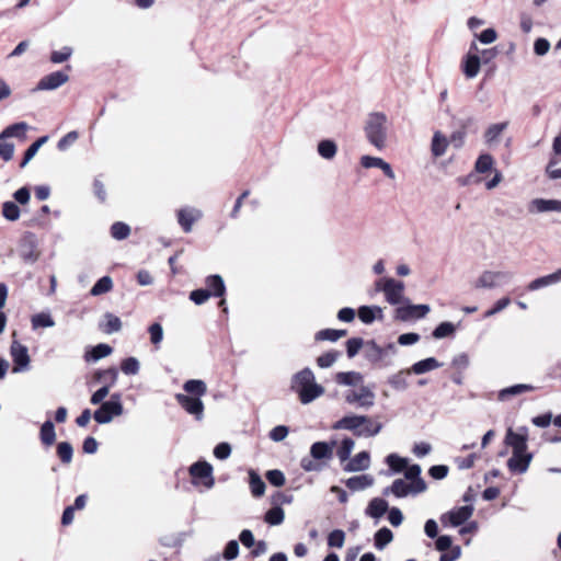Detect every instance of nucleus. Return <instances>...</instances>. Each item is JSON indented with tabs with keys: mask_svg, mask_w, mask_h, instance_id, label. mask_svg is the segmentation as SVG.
<instances>
[{
	"mask_svg": "<svg viewBox=\"0 0 561 561\" xmlns=\"http://www.w3.org/2000/svg\"><path fill=\"white\" fill-rule=\"evenodd\" d=\"M2 215L7 220L15 221L20 218L21 210L14 202H4L2 204Z\"/></svg>",
	"mask_w": 561,
	"mask_h": 561,
	"instance_id": "55",
	"label": "nucleus"
},
{
	"mask_svg": "<svg viewBox=\"0 0 561 561\" xmlns=\"http://www.w3.org/2000/svg\"><path fill=\"white\" fill-rule=\"evenodd\" d=\"M335 446V442L327 443V442H316L310 447V456L314 460H330L333 457V448Z\"/></svg>",
	"mask_w": 561,
	"mask_h": 561,
	"instance_id": "22",
	"label": "nucleus"
},
{
	"mask_svg": "<svg viewBox=\"0 0 561 561\" xmlns=\"http://www.w3.org/2000/svg\"><path fill=\"white\" fill-rule=\"evenodd\" d=\"M480 56H474L472 54H466L461 61V70L466 78L473 79L478 76L480 71Z\"/></svg>",
	"mask_w": 561,
	"mask_h": 561,
	"instance_id": "24",
	"label": "nucleus"
},
{
	"mask_svg": "<svg viewBox=\"0 0 561 561\" xmlns=\"http://www.w3.org/2000/svg\"><path fill=\"white\" fill-rule=\"evenodd\" d=\"M106 323L102 327V330L106 334L118 332L122 329V321L118 317L113 313H105Z\"/></svg>",
	"mask_w": 561,
	"mask_h": 561,
	"instance_id": "54",
	"label": "nucleus"
},
{
	"mask_svg": "<svg viewBox=\"0 0 561 561\" xmlns=\"http://www.w3.org/2000/svg\"><path fill=\"white\" fill-rule=\"evenodd\" d=\"M41 442L45 446H51L56 440L55 425L50 420L43 423L39 432Z\"/></svg>",
	"mask_w": 561,
	"mask_h": 561,
	"instance_id": "39",
	"label": "nucleus"
},
{
	"mask_svg": "<svg viewBox=\"0 0 561 561\" xmlns=\"http://www.w3.org/2000/svg\"><path fill=\"white\" fill-rule=\"evenodd\" d=\"M175 400L195 420L201 421L204 417V403L198 397H191L188 394L176 393Z\"/></svg>",
	"mask_w": 561,
	"mask_h": 561,
	"instance_id": "9",
	"label": "nucleus"
},
{
	"mask_svg": "<svg viewBox=\"0 0 561 561\" xmlns=\"http://www.w3.org/2000/svg\"><path fill=\"white\" fill-rule=\"evenodd\" d=\"M397 352L393 343L387 344L381 347L375 340L365 342L364 356L365 358L376 367L385 368L392 364L391 356Z\"/></svg>",
	"mask_w": 561,
	"mask_h": 561,
	"instance_id": "2",
	"label": "nucleus"
},
{
	"mask_svg": "<svg viewBox=\"0 0 561 561\" xmlns=\"http://www.w3.org/2000/svg\"><path fill=\"white\" fill-rule=\"evenodd\" d=\"M192 483L203 484L206 489H211L215 484L213 477V467L207 461H196L190 467Z\"/></svg>",
	"mask_w": 561,
	"mask_h": 561,
	"instance_id": "5",
	"label": "nucleus"
},
{
	"mask_svg": "<svg viewBox=\"0 0 561 561\" xmlns=\"http://www.w3.org/2000/svg\"><path fill=\"white\" fill-rule=\"evenodd\" d=\"M474 123L473 117L459 118L455 122V126L458 127L457 130L453 131L448 141L456 149L462 148L465 144V139L467 136V129Z\"/></svg>",
	"mask_w": 561,
	"mask_h": 561,
	"instance_id": "13",
	"label": "nucleus"
},
{
	"mask_svg": "<svg viewBox=\"0 0 561 561\" xmlns=\"http://www.w3.org/2000/svg\"><path fill=\"white\" fill-rule=\"evenodd\" d=\"M30 128L28 124L25 122H19L9 125L0 133V140L15 137L21 140L26 139V131Z\"/></svg>",
	"mask_w": 561,
	"mask_h": 561,
	"instance_id": "26",
	"label": "nucleus"
},
{
	"mask_svg": "<svg viewBox=\"0 0 561 561\" xmlns=\"http://www.w3.org/2000/svg\"><path fill=\"white\" fill-rule=\"evenodd\" d=\"M265 477L272 485L277 488L283 486L286 482L284 472L278 469L268 470Z\"/></svg>",
	"mask_w": 561,
	"mask_h": 561,
	"instance_id": "62",
	"label": "nucleus"
},
{
	"mask_svg": "<svg viewBox=\"0 0 561 561\" xmlns=\"http://www.w3.org/2000/svg\"><path fill=\"white\" fill-rule=\"evenodd\" d=\"M314 383L317 382L313 371L309 367H306L291 377L290 389L298 392V390Z\"/></svg>",
	"mask_w": 561,
	"mask_h": 561,
	"instance_id": "19",
	"label": "nucleus"
},
{
	"mask_svg": "<svg viewBox=\"0 0 561 561\" xmlns=\"http://www.w3.org/2000/svg\"><path fill=\"white\" fill-rule=\"evenodd\" d=\"M345 541V533L342 529H334L328 536V546L331 548H342Z\"/></svg>",
	"mask_w": 561,
	"mask_h": 561,
	"instance_id": "61",
	"label": "nucleus"
},
{
	"mask_svg": "<svg viewBox=\"0 0 561 561\" xmlns=\"http://www.w3.org/2000/svg\"><path fill=\"white\" fill-rule=\"evenodd\" d=\"M73 53L70 46H64L60 50H54L50 54V61L53 64H61L67 61Z\"/></svg>",
	"mask_w": 561,
	"mask_h": 561,
	"instance_id": "60",
	"label": "nucleus"
},
{
	"mask_svg": "<svg viewBox=\"0 0 561 561\" xmlns=\"http://www.w3.org/2000/svg\"><path fill=\"white\" fill-rule=\"evenodd\" d=\"M113 352V348L108 345V344H105V343H100L93 347H91V350L87 351L84 353V360L85 362H98L108 355H111Z\"/></svg>",
	"mask_w": 561,
	"mask_h": 561,
	"instance_id": "32",
	"label": "nucleus"
},
{
	"mask_svg": "<svg viewBox=\"0 0 561 561\" xmlns=\"http://www.w3.org/2000/svg\"><path fill=\"white\" fill-rule=\"evenodd\" d=\"M386 462L390 469L396 472H402L408 467V459L402 458L397 454H390L386 457Z\"/></svg>",
	"mask_w": 561,
	"mask_h": 561,
	"instance_id": "52",
	"label": "nucleus"
},
{
	"mask_svg": "<svg viewBox=\"0 0 561 561\" xmlns=\"http://www.w3.org/2000/svg\"><path fill=\"white\" fill-rule=\"evenodd\" d=\"M404 283L394 278H388L385 288V299L389 305L397 306L403 302H409L404 298Z\"/></svg>",
	"mask_w": 561,
	"mask_h": 561,
	"instance_id": "10",
	"label": "nucleus"
},
{
	"mask_svg": "<svg viewBox=\"0 0 561 561\" xmlns=\"http://www.w3.org/2000/svg\"><path fill=\"white\" fill-rule=\"evenodd\" d=\"M202 217V211L195 208H181L178 211V221L183 231L188 233L193 229V225Z\"/></svg>",
	"mask_w": 561,
	"mask_h": 561,
	"instance_id": "18",
	"label": "nucleus"
},
{
	"mask_svg": "<svg viewBox=\"0 0 561 561\" xmlns=\"http://www.w3.org/2000/svg\"><path fill=\"white\" fill-rule=\"evenodd\" d=\"M129 234L130 227L123 221H116L111 226V236L115 240H125Z\"/></svg>",
	"mask_w": 561,
	"mask_h": 561,
	"instance_id": "51",
	"label": "nucleus"
},
{
	"mask_svg": "<svg viewBox=\"0 0 561 561\" xmlns=\"http://www.w3.org/2000/svg\"><path fill=\"white\" fill-rule=\"evenodd\" d=\"M527 428L520 427L519 432H514L512 428H508L506 436H505V443L506 445L512 447V451L517 453H524L527 450Z\"/></svg>",
	"mask_w": 561,
	"mask_h": 561,
	"instance_id": "12",
	"label": "nucleus"
},
{
	"mask_svg": "<svg viewBox=\"0 0 561 561\" xmlns=\"http://www.w3.org/2000/svg\"><path fill=\"white\" fill-rule=\"evenodd\" d=\"M507 126H508L507 122H502V123H496V124L490 125L484 133L485 144L491 146V145L497 142L500 136L507 128Z\"/></svg>",
	"mask_w": 561,
	"mask_h": 561,
	"instance_id": "35",
	"label": "nucleus"
},
{
	"mask_svg": "<svg viewBox=\"0 0 561 561\" xmlns=\"http://www.w3.org/2000/svg\"><path fill=\"white\" fill-rule=\"evenodd\" d=\"M32 328L34 330L38 328H51L55 325V321L49 312H39L31 319Z\"/></svg>",
	"mask_w": 561,
	"mask_h": 561,
	"instance_id": "47",
	"label": "nucleus"
},
{
	"mask_svg": "<svg viewBox=\"0 0 561 561\" xmlns=\"http://www.w3.org/2000/svg\"><path fill=\"white\" fill-rule=\"evenodd\" d=\"M368 421L367 415H345L333 424V430H347L353 432L355 436L363 426L364 422Z\"/></svg>",
	"mask_w": 561,
	"mask_h": 561,
	"instance_id": "16",
	"label": "nucleus"
},
{
	"mask_svg": "<svg viewBox=\"0 0 561 561\" xmlns=\"http://www.w3.org/2000/svg\"><path fill=\"white\" fill-rule=\"evenodd\" d=\"M493 163H494V161H493V158L491 154H489V153L481 154V156H479V158L476 161L474 170L478 173H485L492 169Z\"/></svg>",
	"mask_w": 561,
	"mask_h": 561,
	"instance_id": "58",
	"label": "nucleus"
},
{
	"mask_svg": "<svg viewBox=\"0 0 561 561\" xmlns=\"http://www.w3.org/2000/svg\"><path fill=\"white\" fill-rule=\"evenodd\" d=\"M239 543L237 540L232 539L230 541H228V543L226 545L225 549H224V552H222V558L227 561H231V560H234L238 554H239Z\"/></svg>",
	"mask_w": 561,
	"mask_h": 561,
	"instance_id": "64",
	"label": "nucleus"
},
{
	"mask_svg": "<svg viewBox=\"0 0 561 561\" xmlns=\"http://www.w3.org/2000/svg\"><path fill=\"white\" fill-rule=\"evenodd\" d=\"M365 135L376 149L382 150L387 140V116L381 112L369 114L365 125Z\"/></svg>",
	"mask_w": 561,
	"mask_h": 561,
	"instance_id": "1",
	"label": "nucleus"
},
{
	"mask_svg": "<svg viewBox=\"0 0 561 561\" xmlns=\"http://www.w3.org/2000/svg\"><path fill=\"white\" fill-rule=\"evenodd\" d=\"M370 466V455L368 451H360L348 460L343 467L346 472L364 471Z\"/></svg>",
	"mask_w": 561,
	"mask_h": 561,
	"instance_id": "21",
	"label": "nucleus"
},
{
	"mask_svg": "<svg viewBox=\"0 0 561 561\" xmlns=\"http://www.w3.org/2000/svg\"><path fill=\"white\" fill-rule=\"evenodd\" d=\"M456 327L449 321L439 323L432 332V335L436 340H440L450 336L455 333Z\"/></svg>",
	"mask_w": 561,
	"mask_h": 561,
	"instance_id": "49",
	"label": "nucleus"
},
{
	"mask_svg": "<svg viewBox=\"0 0 561 561\" xmlns=\"http://www.w3.org/2000/svg\"><path fill=\"white\" fill-rule=\"evenodd\" d=\"M69 80V76L64 71H55L45 77H43L36 87V90L47 91L55 90L62 84H65Z\"/></svg>",
	"mask_w": 561,
	"mask_h": 561,
	"instance_id": "15",
	"label": "nucleus"
},
{
	"mask_svg": "<svg viewBox=\"0 0 561 561\" xmlns=\"http://www.w3.org/2000/svg\"><path fill=\"white\" fill-rule=\"evenodd\" d=\"M375 480L370 474L354 476L345 481L346 486L353 491H362L374 484Z\"/></svg>",
	"mask_w": 561,
	"mask_h": 561,
	"instance_id": "31",
	"label": "nucleus"
},
{
	"mask_svg": "<svg viewBox=\"0 0 561 561\" xmlns=\"http://www.w3.org/2000/svg\"><path fill=\"white\" fill-rule=\"evenodd\" d=\"M388 502L381 497H374L365 510L367 516L379 519L388 511Z\"/></svg>",
	"mask_w": 561,
	"mask_h": 561,
	"instance_id": "29",
	"label": "nucleus"
},
{
	"mask_svg": "<svg viewBox=\"0 0 561 561\" xmlns=\"http://www.w3.org/2000/svg\"><path fill=\"white\" fill-rule=\"evenodd\" d=\"M534 390H535V387L533 385L517 383V385H514V386H511V387L500 390L499 400L504 401L512 396H518L520 393L530 392Z\"/></svg>",
	"mask_w": 561,
	"mask_h": 561,
	"instance_id": "37",
	"label": "nucleus"
},
{
	"mask_svg": "<svg viewBox=\"0 0 561 561\" xmlns=\"http://www.w3.org/2000/svg\"><path fill=\"white\" fill-rule=\"evenodd\" d=\"M443 364L438 362L435 357H427L425 359L419 360L414 363L411 368H409V371L415 375H423L427 371L437 369L442 367Z\"/></svg>",
	"mask_w": 561,
	"mask_h": 561,
	"instance_id": "30",
	"label": "nucleus"
},
{
	"mask_svg": "<svg viewBox=\"0 0 561 561\" xmlns=\"http://www.w3.org/2000/svg\"><path fill=\"white\" fill-rule=\"evenodd\" d=\"M558 283V277L556 275V272L552 273V274H549V275H546V276H541V277H538L534 280H531L528 285H527V289L530 290V291H535V290H538L540 288H543V287H548L552 284H556Z\"/></svg>",
	"mask_w": 561,
	"mask_h": 561,
	"instance_id": "45",
	"label": "nucleus"
},
{
	"mask_svg": "<svg viewBox=\"0 0 561 561\" xmlns=\"http://www.w3.org/2000/svg\"><path fill=\"white\" fill-rule=\"evenodd\" d=\"M249 483L254 497H261L264 494L266 488L265 482L254 470L249 471Z\"/></svg>",
	"mask_w": 561,
	"mask_h": 561,
	"instance_id": "40",
	"label": "nucleus"
},
{
	"mask_svg": "<svg viewBox=\"0 0 561 561\" xmlns=\"http://www.w3.org/2000/svg\"><path fill=\"white\" fill-rule=\"evenodd\" d=\"M285 513L280 506H273L264 515V522L271 526H278L284 522Z\"/></svg>",
	"mask_w": 561,
	"mask_h": 561,
	"instance_id": "46",
	"label": "nucleus"
},
{
	"mask_svg": "<svg viewBox=\"0 0 561 561\" xmlns=\"http://www.w3.org/2000/svg\"><path fill=\"white\" fill-rule=\"evenodd\" d=\"M363 375L358 371H341L335 375V381L342 386H357L363 382Z\"/></svg>",
	"mask_w": 561,
	"mask_h": 561,
	"instance_id": "36",
	"label": "nucleus"
},
{
	"mask_svg": "<svg viewBox=\"0 0 561 561\" xmlns=\"http://www.w3.org/2000/svg\"><path fill=\"white\" fill-rule=\"evenodd\" d=\"M514 274L505 271H484L476 280L474 288L492 289L511 282Z\"/></svg>",
	"mask_w": 561,
	"mask_h": 561,
	"instance_id": "4",
	"label": "nucleus"
},
{
	"mask_svg": "<svg viewBox=\"0 0 561 561\" xmlns=\"http://www.w3.org/2000/svg\"><path fill=\"white\" fill-rule=\"evenodd\" d=\"M365 347V342L362 337H352L346 341V354L348 358L355 357L362 347Z\"/></svg>",
	"mask_w": 561,
	"mask_h": 561,
	"instance_id": "59",
	"label": "nucleus"
},
{
	"mask_svg": "<svg viewBox=\"0 0 561 561\" xmlns=\"http://www.w3.org/2000/svg\"><path fill=\"white\" fill-rule=\"evenodd\" d=\"M183 389L185 392L193 394L195 397H203L207 392L206 383L201 379H190L186 380L183 385Z\"/></svg>",
	"mask_w": 561,
	"mask_h": 561,
	"instance_id": "38",
	"label": "nucleus"
},
{
	"mask_svg": "<svg viewBox=\"0 0 561 561\" xmlns=\"http://www.w3.org/2000/svg\"><path fill=\"white\" fill-rule=\"evenodd\" d=\"M318 153L325 160H331L335 157L337 151L336 144L331 139H323L318 144Z\"/></svg>",
	"mask_w": 561,
	"mask_h": 561,
	"instance_id": "42",
	"label": "nucleus"
},
{
	"mask_svg": "<svg viewBox=\"0 0 561 561\" xmlns=\"http://www.w3.org/2000/svg\"><path fill=\"white\" fill-rule=\"evenodd\" d=\"M382 430V424L380 422H375L368 416V421L364 422L363 426H360L359 432L357 433V437H374L380 433Z\"/></svg>",
	"mask_w": 561,
	"mask_h": 561,
	"instance_id": "44",
	"label": "nucleus"
},
{
	"mask_svg": "<svg viewBox=\"0 0 561 561\" xmlns=\"http://www.w3.org/2000/svg\"><path fill=\"white\" fill-rule=\"evenodd\" d=\"M382 317V308L379 306H362L358 308V318L365 324H370L376 319L381 320Z\"/></svg>",
	"mask_w": 561,
	"mask_h": 561,
	"instance_id": "27",
	"label": "nucleus"
},
{
	"mask_svg": "<svg viewBox=\"0 0 561 561\" xmlns=\"http://www.w3.org/2000/svg\"><path fill=\"white\" fill-rule=\"evenodd\" d=\"M448 138L439 130L435 131L432 138L431 151L435 158L442 157L446 153L448 147Z\"/></svg>",
	"mask_w": 561,
	"mask_h": 561,
	"instance_id": "33",
	"label": "nucleus"
},
{
	"mask_svg": "<svg viewBox=\"0 0 561 561\" xmlns=\"http://www.w3.org/2000/svg\"><path fill=\"white\" fill-rule=\"evenodd\" d=\"M122 371L127 375H137L140 369L139 360L136 357H127L121 364Z\"/></svg>",
	"mask_w": 561,
	"mask_h": 561,
	"instance_id": "57",
	"label": "nucleus"
},
{
	"mask_svg": "<svg viewBox=\"0 0 561 561\" xmlns=\"http://www.w3.org/2000/svg\"><path fill=\"white\" fill-rule=\"evenodd\" d=\"M347 334L346 330H337V329H323L316 333V341H330L336 342L339 339L345 336Z\"/></svg>",
	"mask_w": 561,
	"mask_h": 561,
	"instance_id": "43",
	"label": "nucleus"
},
{
	"mask_svg": "<svg viewBox=\"0 0 561 561\" xmlns=\"http://www.w3.org/2000/svg\"><path fill=\"white\" fill-rule=\"evenodd\" d=\"M412 374L409 369H402L388 378L389 386L397 391H405L409 388L408 376Z\"/></svg>",
	"mask_w": 561,
	"mask_h": 561,
	"instance_id": "34",
	"label": "nucleus"
},
{
	"mask_svg": "<svg viewBox=\"0 0 561 561\" xmlns=\"http://www.w3.org/2000/svg\"><path fill=\"white\" fill-rule=\"evenodd\" d=\"M528 211L530 214H542L549 211L561 213V201L535 198L528 204Z\"/></svg>",
	"mask_w": 561,
	"mask_h": 561,
	"instance_id": "17",
	"label": "nucleus"
},
{
	"mask_svg": "<svg viewBox=\"0 0 561 561\" xmlns=\"http://www.w3.org/2000/svg\"><path fill=\"white\" fill-rule=\"evenodd\" d=\"M403 304V306L397 307L394 311L396 320L408 322L411 320L422 319L425 318L431 310L428 305H412L410 301Z\"/></svg>",
	"mask_w": 561,
	"mask_h": 561,
	"instance_id": "7",
	"label": "nucleus"
},
{
	"mask_svg": "<svg viewBox=\"0 0 561 561\" xmlns=\"http://www.w3.org/2000/svg\"><path fill=\"white\" fill-rule=\"evenodd\" d=\"M472 505L455 507L440 516V523L444 527H458L463 525L473 514Z\"/></svg>",
	"mask_w": 561,
	"mask_h": 561,
	"instance_id": "6",
	"label": "nucleus"
},
{
	"mask_svg": "<svg viewBox=\"0 0 561 561\" xmlns=\"http://www.w3.org/2000/svg\"><path fill=\"white\" fill-rule=\"evenodd\" d=\"M123 412L122 396L116 392L111 396L110 400L100 404V408L93 413V419L99 424H107L114 416H119Z\"/></svg>",
	"mask_w": 561,
	"mask_h": 561,
	"instance_id": "3",
	"label": "nucleus"
},
{
	"mask_svg": "<svg viewBox=\"0 0 561 561\" xmlns=\"http://www.w3.org/2000/svg\"><path fill=\"white\" fill-rule=\"evenodd\" d=\"M10 354L13 360V373H20L28 369L30 366V355L28 350L25 345L21 344L18 341H13L10 347Z\"/></svg>",
	"mask_w": 561,
	"mask_h": 561,
	"instance_id": "11",
	"label": "nucleus"
},
{
	"mask_svg": "<svg viewBox=\"0 0 561 561\" xmlns=\"http://www.w3.org/2000/svg\"><path fill=\"white\" fill-rule=\"evenodd\" d=\"M113 288V280L110 276H103L96 280L92 286L90 294L92 296H100L102 294L111 291Z\"/></svg>",
	"mask_w": 561,
	"mask_h": 561,
	"instance_id": "48",
	"label": "nucleus"
},
{
	"mask_svg": "<svg viewBox=\"0 0 561 561\" xmlns=\"http://www.w3.org/2000/svg\"><path fill=\"white\" fill-rule=\"evenodd\" d=\"M206 288L210 293V297L222 298L226 294V285L224 278L218 274H213L205 279Z\"/></svg>",
	"mask_w": 561,
	"mask_h": 561,
	"instance_id": "25",
	"label": "nucleus"
},
{
	"mask_svg": "<svg viewBox=\"0 0 561 561\" xmlns=\"http://www.w3.org/2000/svg\"><path fill=\"white\" fill-rule=\"evenodd\" d=\"M533 460L531 453H512V457L507 460V467L512 473L523 474L525 473Z\"/></svg>",
	"mask_w": 561,
	"mask_h": 561,
	"instance_id": "14",
	"label": "nucleus"
},
{
	"mask_svg": "<svg viewBox=\"0 0 561 561\" xmlns=\"http://www.w3.org/2000/svg\"><path fill=\"white\" fill-rule=\"evenodd\" d=\"M341 356V352L339 351H329L327 353H323L317 358V365L320 368H329L331 367L337 358Z\"/></svg>",
	"mask_w": 561,
	"mask_h": 561,
	"instance_id": "56",
	"label": "nucleus"
},
{
	"mask_svg": "<svg viewBox=\"0 0 561 561\" xmlns=\"http://www.w3.org/2000/svg\"><path fill=\"white\" fill-rule=\"evenodd\" d=\"M210 298L208 289L198 288L190 293V299L197 306L205 304Z\"/></svg>",
	"mask_w": 561,
	"mask_h": 561,
	"instance_id": "63",
	"label": "nucleus"
},
{
	"mask_svg": "<svg viewBox=\"0 0 561 561\" xmlns=\"http://www.w3.org/2000/svg\"><path fill=\"white\" fill-rule=\"evenodd\" d=\"M57 455L64 465H69L72 461L73 448L68 442H60L57 445Z\"/></svg>",
	"mask_w": 561,
	"mask_h": 561,
	"instance_id": "50",
	"label": "nucleus"
},
{
	"mask_svg": "<svg viewBox=\"0 0 561 561\" xmlns=\"http://www.w3.org/2000/svg\"><path fill=\"white\" fill-rule=\"evenodd\" d=\"M393 539V534L388 527H382L375 534L374 545L378 550H383Z\"/></svg>",
	"mask_w": 561,
	"mask_h": 561,
	"instance_id": "41",
	"label": "nucleus"
},
{
	"mask_svg": "<svg viewBox=\"0 0 561 561\" xmlns=\"http://www.w3.org/2000/svg\"><path fill=\"white\" fill-rule=\"evenodd\" d=\"M297 393L302 404H309L324 393V388L319 383H314L298 390Z\"/></svg>",
	"mask_w": 561,
	"mask_h": 561,
	"instance_id": "28",
	"label": "nucleus"
},
{
	"mask_svg": "<svg viewBox=\"0 0 561 561\" xmlns=\"http://www.w3.org/2000/svg\"><path fill=\"white\" fill-rule=\"evenodd\" d=\"M421 466L416 463L407 467L404 472L405 479L410 480V483L414 486V494L423 493L427 488L425 481L421 477Z\"/></svg>",
	"mask_w": 561,
	"mask_h": 561,
	"instance_id": "20",
	"label": "nucleus"
},
{
	"mask_svg": "<svg viewBox=\"0 0 561 561\" xmlns=\"http://www.w3.org/2000/svg\"><path fill=\"white\" fill-rule=\"evenodd\" d=\"M375 397L374 391L366 386H362L358 391L348 390L344 396L348 404L357 403L364 409H369L375 404Z\"/></svg>",
	"mask_w": 561,
	"mask_h": 561,
	"instance_id": "8",
	"label": "nucleus"
},
{
	"mask_svg": "<svg viewBox=\"0 0 561 561\" xmlns=\"http://www.w3.org/2000/svg\"><path fill=\"white\" fill-rule=\"evenodd\" d=\"M355 443L352 438L345 437L336 451V455L341 462H344L350 459L352 450L354 449Z\"/></svg>",
	"mask_w": 561,
	"mask_h": 561,
	"instance_id": "53",
	"label": "nucleus"
},
{
	"mask_svg": "<svg viewBox=\"0 0 561 561\" xmlns=\"http://www.w3.org/2000/svg\"><path fill=\"white\" fill-rule=\"evenodd\" d=\"M382 494L386 496L393 494L396 497H405L409 494H414V486L403 479H396L390 486L383 489Z\"/></svg>",
	"mask_w": 561,
	"mask_h": 561,
	"instance_id": "23",
	"label": "nucleus"
}]
</instances>
